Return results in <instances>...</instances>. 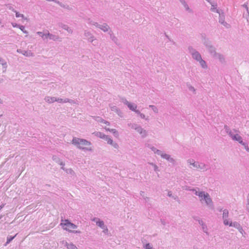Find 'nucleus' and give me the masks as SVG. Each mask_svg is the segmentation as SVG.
<instances>
[{
	"label": "nucleus",
	"instance_id": "obj_18",
	"mask_svg": "<svg viewBox=\"0 0 249 249\" xmlns=\"http://www.w3.org/2000/svg\"><path fill=\"white\" fill-rule=\"evenodd\" d=\"M145 249H151L152 247L149 244H147L145 246Z\"/></svg>",
	"mask_w": 249,
	"mask_h": 249
},
{
	"label": "nucleus",
	"instance_id": "obj_11",
	"mask_svg": "<svg viewBox=\"0 0 249 249\" xmlns=\"http://www.w3.org/2000/svg\"><path fill=\"white\" fill-rule=\"evenodd\" d=\"M22 53L24 55L26 56H30L32 55V53L31 52V51H24Z\"/></svg>",
	"mask_w": 249,
	"mask_h": 249
},
{
	"label": "nucleus",
	"instance_id": "obj_21",
	"mask_svg": "<svg viewBox=\"0 0 249 249\" xmlns=\"http://www.w3.org/2000/svg\"><path fill=\"white\" fill-rule=\"evenodd\" d=\"M200 63L201 64V65L204 67V65H205V61H203L201 59V61H200Z\"/></svg>",
	"mask_w": 249,
	"mask_h": 249
},
{
	"label": "nucleus",
	"instance_id": "obj_26",
	"mask_svg": "<svg viewBox=\"0 0 249 249\" xmlns=\"http://www.w3.org/2000/svg\"><path fill=\"white\" fill-rule=\"evenodd\" d=\"M52 35H51L49 33L47 34V36H51Z\"/></svg>",
	"mask_w": 249,
	"mask_h": 249
},
{
	"label": "nucleus",
	"instance_id": "obj_27",
	"mask_svg": "<svg viewBox=\"0 0 249 249\" xmlns=\"http://www.w3.org/2000/svg\"><path fill=\"white\" fill-rule=\"evenodd\" d=\"M75 232H80V231H76Z\"/></svg>",
	"mask_w": 249,
	"mask_h": 249
},
{
	"label": "nucleus",
	"instance_id": "obj_3",
	"mask_svg": "<svg viewBox=\"0 0 249 249\" xmlns=\"http://www.w3.org/2000/svg\"><path fill=\"white\" fill-rule=\"evenodd\" d=\"M229 212L227 210H224L223 213V218L224 219V223L225 225H229L230 226H233L238 228L239 227V224L237 223H232L231 222L227 219L228 217Z\"/></svg>",
	"mask_w": 249,
	"mask_h": 249
},
{
	"label": "nucleus",
	"instance_id": "obj_22",
	"mask_svg": "<svg viewBox=\"0 0 249 249\" xmlns=\"http://www.w3.org/2000/svg\"><path fill=\"white\" fill-rule=\"evenodd\" d=\"M37 34L38 35H39L40 36H44V35L43 34V33L42 32H37Z\"/></svg>",
	"mask_w": 249,
	"mask_h": 249
},
{
	"label": "nucleus",
	"instance_id": "obj_12",
	"mask_svg": "<svg viewBox=\"0 0 249 249\" xmlns=\"http://www.w3.org/2000/svg\"><path fill=\"white\" fill-rule=\"evenodd\" d=\"M106 130L109 131L111 132L112 133H113V134H115L118 135L117 131L115 129H109L108 128V129H106Z\"/></svg>",
	"mask_w": 249,
	"mask_h": 249
},
{
	"label": "nucleus",
	"instance_id": "obj_7",
	"mask_svg": "<svg viewBox=\"0 0 249 249\" xmlns=\"http://www.w3.org/2000/svg\"><path fill=\"white\" fill-rule=\"evenodd\" d=\"M126 104L127 105L128 107L130 109H131L132 111H134L140 114V112L138 110H136V108H137L136 105H135V104H131V103H129L128 102H126Z\"/></svg>",
	"mask_w": 249,
	"mask_h": 249
},
{
	"label": "nucleus",
	"instance_id": "obj_2",
	"mask_svg": "<svg viewBox=\"0 0 249 249\" xmlns=\"http://www.w3.org/2000/svg\"><path fill=\"white\" fill-rule=\"evenodd\" d=\"M62 228L70 232H74V230L77 228V226L70 222L68 220H62L60 224Z\"/></svg>",
	"mask_w": 249,
	"mask_h": 249
},
{
	"label": "nucleus",
	"instance_id": "obj_5",
	"mask_svg": "<svg viewBox=\"0 0 249 249\" xmlns=\"http://www.w3.org/2000/svg\"><path fill=\"white\" fill-rule=\"evenodd\" d=\"M230 135L233 140L237 141L240 143L242 144L243 145L245 144V143L243 142L242 137L239 135H232L231 134H230Z\"/></svg>",
	"mask_w": 249,
	"mask_h": 249
},
{
	"label": "nucleus",
	"instance_id": "obj_19",
	"mask_svg": "<svg viewBox=\"0 0 249 249\" xmlns=\"http://www.w3.org/2000/svg\"><path fill=\"white\" fill-rule=\"evenodd\" d=\"M161 157L167 160L169 159V156L167 154L161 155Z\"/></svg>",
	"mask_w": 249,
	"mask_h": 249
},
{
	"label": "nucleus",
	"instance_id": "obj_20",
	"mask_svg": "<svg viewBox=\"0 0 249 249\" xmlns=\"http://www.w3.org/2000/svg\"><path fill=\"white\" fill-rule=\"evenodd\" d=\"M16 16L17 17H23V15L22 14H20L18 12H16Z\"/></svg>",
	"mask_w": 249,
	"mask_h": 249
},
{
	"label": "nucleus",
	"instance_id": "obj_1",
	"mask_svg": "<svg viewBox=\"0 0 249 249\" xmlns=\"http://www.w3.org/2000/svg\"><path fill=\"white\" fill-rule=\"evenodd\" d=\"M72 143L78 148L82 149L88 150L87 147L91 145V143L89 142L85 139L77 138H73Z\"/></svg>",
	"mask_w": 249,
	"mask_h": 249
},
{
	"label": "nucleus",
	"instance_id": "obj_8",
	"mask_svg": "<svg viewBox=\"0 0 249 249\" xmlns=\"http://www.w3.org/2000/svg\"><path fill=\"white\" fill-rule=\"evenodd\" d=\"M193 57L194 58L197 60H200L201 59V56L199 53L197 52H195L193 54Z\"/></svg>",
	"mask_w": 249,
	"mask_h": 249
},
{
	"label": "nucleus",
	"instance_id": "obj_25",
	"mask_svg": "<svg viewBox=\"0 0 249 249\" xmlns=\"http://www.w3.org/2000/svg\"><path fill=\"white\" fill-rule=\"evenodd\" d=\"M140 115L141 117H144V115H142V114H141Z\"/></svg>",
	"mask_w": 249,
	"mask_h": 249
},
{
	"label": "nucleus",
	"instance_id": "obj_16",
	"mask_svg": "<svg viewBox=\"0 0 249 249\" xmlns=\"http://www.w3.org/2000/svg\"><path fill=\"white\" fill-rule=\"evenodd\" d=\"M101 29L104 31H107L108 30V26L107 25H105L102 26Z\"/></svg>",
	"mask_w": 249,
	"mask_h": 249
},
{
	"label": "nucleus",
	"instance_id": "obj_13",
	"mask_svg": "<svg viewBox=\"0 0 249 249\" xmlns=\"http://www.w3.org/2000/svg\"><path fill=\"white\" fill-rule=\"evenodd\" d=\"M19 28L24 33H26L27 34V31H26L25 30V27L22 26V25H21V26H19Z\"/></svg>",
	"mask_w": 249,
	"mask_h": 249
},
{
	"label": "nucleus",
	"instance_id": "obj_10",
	"mask_svg": "<svg viewBox=\"0 0 249 249\" xmlns=\"http://www.w3.org/2000/svg\"><path fill=\"white\" fill-rule=\"evenodd\" d=\"M68 249H77V248L73 244H69L67 245Z\"/></svg>",
	"mask_w": 249,
	"mask_h": 249
},
{
	"label": "nucleus",
	"instance_id": "obj_9",
	"mask_svg": "<svg viewBox=\"0 0 249 249\" xmlns=\"http://www.w3.org/2000/svg\"><path fill=\"white\" fill-rule=\"evenodd\" d=\"M136 130L141 134H143V136H144L145 135V131L143 130L142 128L140 127H138L135 128Z\"/></svg>",
	"mask_w": 249,
	"mask_h": 249
},
{
	"label": "nucleus",
	"instance_id": "obj_14",
	"mask_svg": "<svg viewBox=\"0 0 249 249\" xmlns=\"http://www.w3.org/2000/svg\"><path fill=\"white\" fill-rule=\"evenodd\" d=\"M97 224L100 227L103 228L104 226V223L103 221L97 222Z\"/></svg>",
	"mask_w": 249,
	"mask_h": 249
},
{
	"label": "nucleus",
	"instance_id": "obj_4",
	"mask_svg": "<svg viewBox=\"0 0 249 249\" xmlns=\"http://www.w3.org/2000/svg\"><path fill=\"white\" fill-rule=\"evenodd\" d=\"M198 196L200 197H203L204 199H205V200L206 201V203L207 204H210V203H212V200L210 198V196L208 194H205L203 192H200L198 194Z\"/></svg>",
	"mask_w": 249,
	"mask_h": 249
},
{
	"label": "nucleus",
	"instance_id": "obj_23",
	"mask_svg": "<svg viewBox=\"0 0 249 249\" xmlns=\"http://www.w3.org/2000/svg\"><path fill=\"white\" fill-rule=\"evenodd\" d=\"M13 27H18V25H17V24H13Z\"/></svg>",
	"mask_w": 249,
	"mask_h": 249
},
{
	"label": "nucleus",
	"instance_id": "obj_6",
	"mask_svg": "<svg viewBox=\"0 0 249 249\" xmlns=\"http://www.w3.org/2000/svg\"><path fill=\"white\" fill-rule=\"evenodd\" d=\"M103 137H105L104 139L106 140V141L107 142L108 144L113 145V146L116 148H117L118 147V144L116 143H114L113 142V141L110 138H109L107 136L103 135Z\"/></svg>",
	"mask_w": 249,
	"mask_h": 249
},
{
	"label": "nucleus",
	"instance_id": "obj_24",
	"mask_svg": "<svg viewBox=\"0 0 249 249\" xmlns=\"http://www.w3.org/2000/svg\"><path fill=\"white\" fill-rule=\"evenodd\" d=\"M104 123H105V124H109V123L107 122H106V121H104Z\"/></svg>",
	"mask_w": 249,
	"mask_h": 249
},
{
	"label": "nucleus",
	"instance_id": "obj_17",
	"mask_svg": "<svg viewBox=\"0 0 249 249\" xmlns=\"http://www.w3.org/2000/svg\"><path fill=\"white\" fill-rule=\"evenodd\" d=\"M14 238H15V236L8 237L7 242H6V244H9Z\"/></svg>",
	"mask_w": 249,
	"mask_h": 249
},
{
	"label": "nucleus",
	"instance_id": "obj_15",
	"mask_svg": "<svg viewBox=\"0 0 249 249\" xmlns=\"http://www.w3.org/2000/svg\"><path fill=\"white\" fill-rule=\"evenodd\" d=\"M103 134H102V133L101 132H97L96 133V135L101 138H102V139H104L105 137H103Z\"/></svg>",
	"mask_w": 249,
	"mask_h": 249
}]
</instances>
